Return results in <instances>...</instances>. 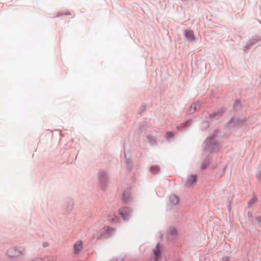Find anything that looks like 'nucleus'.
Returning <instances> with one entry per match:
<instances>
[{
	"label": "nucleus",
	"instance_id": "obj_1",
	"mask_svg": "<svg viewBox=\"0 0 261 261\" xmlns=\"http://www.w3.org/2000/svg\"><path fill=\"white\" fill-rule=\"evenodd\" d=\"M204 150L205 152L217 151L219 150V146L216 143L214 135L207 138L204 142Z\"/></svg>",
	"mask_w": 261,
	"mask_h": 261
},
{
	"label": "nucleus",
	"instance_id": "obj_2",
	"mask_svg": "<svg viewBox=\"0 0 261 261\" xmlns=\"http://www.w3.org/2000/svg\"><path fill=\"white\" fill-rule=\"evenodd\" d=\"M25 249L22 247H12L8 249L7 255L10 258H17L25 254Z\"/></svg>",
	"mask_w": 261,
	"mask_h": 261
},
{
	"label": "nucleus",
	"instance_id": "obj_3",
	"mask_svg": "<svg viewBox=\"0 0 261 261\" xmlns=\"http://www.w3.org/2000/svg\"><path fill=\"white\" fill-rule=\"evenodd\" d=\"M115 232V230L109 226H106L101 230V236L97 237L98 239L102 238H108L111 237Z\"/></svg>",
	"mask_w": 261,
	"mask_h": 261
},
{
	"label": "nucleus",
	"instance_id": "obj_4",
	"mask_svg": "<svg viewBox=\"0 0 261 261\" xmlns=\"http://www.w3.org/2000/svg\"><path fill=\"white\" fill-rule=\"evenodd\" d=\"M248 124L246 120L240 119L237 118H231L228 123L229 127H232L235 126L245 125Z\"/></svg>",
	"mask_w": 261,
	"mask_h": 261
},
{
	"label": "nucleus",
	"instance_id": "obj_5",
	"mask_svg": "<svg viewBox=\"0 0 261 261\" xmlns=\"http://www.w3.org/2000/svg\"><path fill=\"white\" fill-rule=\"evenodd\" d=\"M119 213L122 219L125 221H127L131 216L132 211L128 207H123L119 210Z\"/></svg>",
	"mask_w": 261,
	"mask_h": 261
},
{
	"label": "nucleus",
	"instance_id": "obj_6",
	"mask_svg": "<svg viewBox=\"0 0 261 261\" xmlns=\"http://www.w3.org/2000/svg\"><path fill=\"white\" fill-rule=\"evenodd\" d=\"M197 181V176L196 175H191L189 176L184 182V185L187 188H191L194 186Z\"/></svg>",
	"mask_w": 261,
	"mask_h": 261
},
{
	"label": "nucleus",
	"instance_id": "obj_7",
	"mask_svg": "<svg viewBox=\"0 0 261 261\" xmlns=\"http://www.w3.org/2000/svg\"><path fill=\"white\" fill-rule=\"evenodd\" d=\"M99 180L101 185H105L108 181V176L106 172L100 170L98 173Z\"/></svg>",
	"mask_w": 261,
	"mask_h": 261
},
{
	"label": "nucleus",
	"instance_id": "obj_8",
	"mask_svg": "<svg viewBox=\"0 0 261 261\" xmlns=\"http://www.w3.org/2000/svg\"><path fill=\"white\" fill-rule=\"evenodd\" d=\"M260 41V38L258 36H254L250 39L249 41L247 43L244 47V50L246 51L247 49L250 48L252 46L254 45L257 42Z\"/></svg>",
	"mask_w": 261,
	"mask_h": 261
},
{
	"label": "nucleus",
	"instance_id": "obj_9",
	"mask_svg": "<svg viewBox=\"0 0 261 261\" xmlns=\"http://www.w3.org/2000/svg\"><path fill=\"white\" fill-rule=\"evenodd\" d=\"M184 35L188 41L194 42L195 41V37L192 31L189 30H185Z\"/></svg>",
	"mask_w": 261,
	"mask_h": 261
},
{
	"label": "nucleus",
	"instance_id": "obj_10",
	"mask_svg": "<svg viewBox=\"0 0 261 261\" xmlns=\"http://www.w3.org/2000/svg\"><path fill=\"white\" fill-rule=\"evenodd\" d=\"M224 112V110L223 109H221L218 112H215L210 114L209 116L213 119L218 120L222 116Z\"/></svg>",
	"mask_w": 261,
	"mask_h": 261
},
{
	"label": "nucleus",
	"instance_id": "obj_11",
	"mask_svg": "<svg viewBox=\"0 0 261 261\" xmlns=\"http://www.w3.org/2000/svg\"><path fill=\"white\" fill-rule=\"evenodd\" d=\"M74 254L76 255L79 254L82 249V242L81 241H78L73 245Z\"/></svg>",
	"mask_w": 261,
	"mask_h": 261
},
{
	"label": "nucleus",
	"instance_id": "obj_12",
	"mask_svg": "<svg viewBox=\"0 0 261 261\" xmlns=\"http://www.w3.org/2000/svg\"><path fill=\"white\" fill-rule=\"evenodd\" d=\"M177 232L175 228H169L167 232V237L168 239H173L176 236Z\"/></svg>",
	"mask_w": 261,
	"mask_h": 261
},
{
	"label": "nucleus",
	"instance_id": "obj_13",
	"mask_svg": "<svg viewBox=\"0 0 261 261\" xmlns=\"http://www.w3.org/2000/svg\"><path fill=\"white\" fill-rule=\"evenodd\" d=\"M170 202L172 205H177L179 202V198L175 195H172L169 197Z\"/></svg>",
	"mask_w": 261,
	"mask_h": 261
},
{
	"label": "nucleus",
	"instance_id": "obj_14",
	"mask_svg": "<svg viewBox=\"0 0 261 261\" xmlns=\"http://www.w3.org/2000/svg\"><path fill=\"white\" fill-rule=\"evenodd\" d=\"M200 107V104L198 101L194 103L193 104H192L191 105V106L190 107V112L191 113H194L195 112H196V111H197L199 109Z\"/></svg>",
	"mask_w": 261,
	"mask_h": 261
},
{
	"label": "nucleus",
	"instance_id": "obj_15",
	"mask_svg": "<svg viewBox=\"0 0 261 261\" xmlns=\"http://www.w3.org/2000/svg\"><path fill=\"white\" fill-rule=\"evenodd\" d=\"M258 202V199L256 197H254L252 199H251L249 202L248 203V207L250 208L254 206H255L257 202Z\"/></svg>",
	"mask_w": 261,
	"mask_h": 261
},
{
	"label": "nucleus",
	"instance_id": "obj_16",
	"mask_svg": "<svg viewBox=\"0 0 261 261\" xmlns=\"http://www.w3.org/2000/svg\"><path fill=\"white\" fill-rule=\"evenodd\" d=\"M130 197L129 193L128 191H124L122 195V198L123 200L127 202L129 201Z\"/></svg>",
	"mask_w": 261,
	"mask_h": 261
},
{
	"label": "nucleus",
	"instance_id": "obj_17",
	"mask_svg": "<svg viewBox=\"0 0 261 261\" xmlns=\"http://www.w3.org/2000/svg\"><path fill=\"white\" fill-rule=\"evenodd\" d=\"M159 167L157 166H152L150 167V171L153 174H156L159 171Z\"/></svg>",
	"mask_w": 261,
	"mask_h": 261
},
{
	"label": "nucleus",
	"instance_id": "obj_18",
	"mask_svg": "<svg viewBox=\"0 0 261 261\" xmlns=\"http://www.w3.org/2000/svg\"><path fill=\"white\" fill-rule=\"evenodd\" d=\"M124 256H121L119 257L113 258L110 261H123Z\"/></svg>",
	"mask_w": 261,
	"mask_h": 261
},
{
	"label": "nucleus",
	"instance_id": "obj_19",
	"mask_svg": "<svg viewBox=\"0 0 261 261\" xmlns=\"http://www.w3.org/2000/svg\"><path fill=\"white\" fill-rule=\"evenodd\" d=\"M241 106V102L239 100H237L235 102L233 105V108L235 110H237L238 108H239Z\"/></svg>",
	"mask_w": 261,
	"mask_h": 261
},
{
	"label": "nucleus",
	"instance_id": "obj_20",
	"mask_svg": "<svg viewBox=\"0 0 261 261\" xmlns=\"http://www.w3.org/2000/svg\"><path fill=\"white\" fill-rule=\"evenodd\" d=\"M256 177L258 179H261V165L258 167V172L256 174Z\"/></svg>",
	"mask_w": 261,
	"mask_h": 261
},
{
	"label": "nucleus",
	"instance_id": "obj_21",
	"mask_svg": "<svg viewBox=\"0 0 261 261\" xmlns=\"http://www.w3.org/2000/svg\"><path fill=\"white\" fill-rule=\"evenodd\" d=\"M109 220L111 221L112 222L116 223L118 221V218L116 216L114 215L112 218L110 217V218L109 219Z\"/></svg>",
	"mask_w": 261,
	"mask_h": 261
},
{
	"label": "nucleus",
	"instance_id": "obj_22",
	"mask_svg": "<svg viewBox=\"0 0 261 261\" xmlns=\"http://www.w3.org/2000/svg\"><path fill=\"white\" fill-rule=\"evenodd\" d=\"M173 133L172 132H168L167 134V139L169 140L170 138L173 137Z\"/></svg>",
	"mask_w": 261,
	"mask_h": 261
},
{
	"label": "nucleus",
	"instance_id": "obj_23",
	"mask_svg": "<svg viewBox=\"0 0 261 261\" xmlns=\"http://www.w3.org/2000/svg\"><path fill=\"white\" fill-rule=\"evenodd\" d=\"M208 163H209L208 161H205L201 166V168L202 169H205L208 165Z\"/></svg>",
	"mask_w": 261,
	"mask_h": 261
},
{
	"label": "nucleus",
	"instance_id": "obj_24",
	"mask_svg": "<svg viewBox=\"0 0 261 261\" xmlns=\"http://www.w3.org/2000/svg\"><path fill=\"white\" fill-rule=\"evenodd\" d=\"M126 163L127 165L128 168H131L132 166V161L126 158Z\"/></svg>",
	"mask_w": 261,
	"mask_h": 261
},
{
	"label": "nucleus",
	"instance_id": "obj_25",
	"mask_svg": "<svg viewBox=\"0 0 261 261\" xmlns=\"http://www.w3.org/2000/svg\"><path fill=\"white\" fill-rule=\"evenodd\" d=\"M49 243L46 242H44V243H43V244H42V246H43L44 248L47 247L48 246H49Z\"/></svg>",
	"mask_w": 261,
	"mask_h": 261
},
{
	"label": "nucleus",
	"instance_id": "obj_26",
	"mask_svg": "<svg viewBox=\"0 0 261 261\" xmlns=\"http://www.w3.org/2000/svg\"><path fill=\"white\" fill-rule=\"evenodd\" d=\"M256 220L259 224L261 223V216L256 217Z\"/></svg>",
	"mask_w": 261,
	"mask_h": 261
},
{
	"label": "nucleus",
	"instance_id": "obj_27",
	"mask_svg": "<svg viewBox=\"0 0 261 261\" xmlns=\"http://www.w3.org/2000/svg\"><path fill=\"white\" fill-rule=\"evenodd\" d=\"M57 259V256H54L52 258V259L51 260H48V261H56Z\"/></svg>",
	"mask_w": 261,
	"mask_h": 261
},
{
	"label": "nucleus",
	"instance_id": "obj_28",
	"mask_svg": "<svg viewBox=\"0 0 261 261\" xmlns=\"http://www.w3.org/2000/svg\"><path fill=\"white\" fill-rule=\"evenodd\" d=\"M147 139H148V140L149 141V142L150 143H151L152 142H154V140H153L152 138H151V137H147Z\"/></svg>",
	"mask_w": 261,
	"mask_h": 261
},
{
	"label": "nucleus",
	"instance_id": "obj_29",
	"mask_svg": "<svg viewBox=\"0 0 261 261\" xmlns=\"http://www.w3.org/2000/svg\"><path fill=\"white\" fill-rule=\"evenodd\" d=\"M248 216L250 218L252 217V214L250 212H248Z\"/></svg>",
	"mask_w": 261,
	"mask_h": 261
},
{
	"label": "nucleus",
	"instance_id": "obj_30",
	"mask_svg": "<svg viewBox=\"0 0 261 261\" xmlns=\"http://www.w3.org/2000/svg\"><path fill=\"white\" fill-rule=\"evenodd\" d=\"M34 261H42V258H36L35 260H34Z\"/></svg>",
	"mask_w": 261,
	"mask_h": 261
},
{
	"label": "nucleus",
	"instance_id": "obj_31",
	"mask_svg": "<svg viewBox=\"0 0 261 261\" xmlns=\"http://www.w3.org/2000/svg\"><path fill=\"white\" fill-rule=\"evenodd\" d=\"M204 124H205V125H205V126H208V123H207V122H205V123H204Z\"/></svg>",
	"mask_w": 261,
	"mask_h": 261
}]
</instances>
